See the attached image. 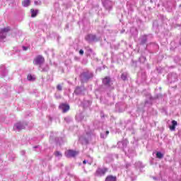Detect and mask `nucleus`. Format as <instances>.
Listing matches in <instances>:
<instances>
[{
    "label": "nucleus",
    "mask_w": 181,
    "mask_h": 181,
    "mask_svg": "<svg viewBox=\"0 0 181 181\" xmlns=\"http://www.w3.org/2000/svg\"><path fill=\"white\" fill-rule=\"evenodd\" d=\"M93 72L88 70H84L80 75V79L82 83H86V81H88L90 78L93 77Z\"/></svg>",
    "instance_id": "1"
},
{
    "label": "nucleus",
    "mask_w": 181,
    "mask_h": 181,
    "mask_svg": "<svg viewBox=\"0 0 181 181\" xmlns=\"http://www.w3.org/2000/svg\"><path fill=\"white\" fill-rule=\"evenodd\" d=\"M45 63V57H43L42 55H37L33 61V64L35 66H40L39 70L40 71H45V69L42 68V64Z\"/></svg>",
    "instance_id": "2"
},
{
    "label": "nucleus",
    "mask_w": 181,
    "mask_h": 181,
    "mask_svg": "<svg viewBox=\"0 0 181 181\" xmlns=\"http://www.w3.org/2000/svg\"><path fill=\"white\" fill-rule=\"evenodd\" d=\"M86 134L85 136H81L79 137V141L81 142V144H88V141H90V139L91 138V131L90 130H86Z\"/></svg>",
    "instance_id": "3"
},
{
    "label": "nucleus",
    "mask_w": 181,
    "mask_h": 181,
    "mask_svg": "<svg viewBox=\"0 0 181 181\" xmlns=\"http://www.w3.org/2000/svg\"><path fill=\"white\" fill-rule=\"evenodd\" d=\"M11 30V27H6L4 28L0 29V41L2 42L4 39L6 38V35L8 32Z\"/></svg>",
    "instance_id": "4"
},
{
    "label": "nucleus",
    "mask_w": 181,
    "mask_h": 181,
    "mask_svg": "<svg viewBox=\"0 0 181 181\" xmlns=\"http://www.w3.org/2000/svg\"><path fill=\"white\" fill-rule=\"evenodd\" d=\"M25 128H26V124L23 122H18L13 127L14 131H17L18 132L22 131V129H25Z\"/></svg>",
    "instance_id": "5"
},
{
    "label": "nucleus",
    "mask_w": 181,
    "mask_h": 181,
    "mask_svg": "<svg viewBox=\"0 0 181 181\" xmlns=\"http://www.w3.org/2000/svg\"><path fill=\"white\" fill-rule=\"evenodd\" d=\"M85 40L88 43H91L93 42H97V37L95 36V35L88 34L85 37Z\"/></svg>",
    "instance_id": "6"
},
{
    "label": "nucleus",
    "mask_w": 181,
    "mask_h": 181,
    "mask_svg": "<svg viewBox=\"0 0 181 181\" xmlns=\"http://www.w3.org/2000/svg\"><path fill=\"white\" fill-rule=\"evenodd\" d=\"M75 94L76 95H83L86 93V88L81 86V87H76V88L74 90Z\"/></svg>",
    "instance_id": "7"
},
{
    "label": "nucleus",
    "mask_w": 181,
    "mask_h": 181,
    "mask_svg": "<svg viewBox=\"0 0 181 181\" xmlns=\"http://www.w3.org/2000/svg\"><path fill=\"white\" fill-rule=\"evenodd\" d=\"M127 145H128V140L127 139L122 140V141H119L117 143V147L119 148V149H122V151H124V149L127 148Z\"/></svg>",
    "instance_id": "8"
},
{
    "label": "nucleus",
    "mask_w": 181,
    "mask_h": 181,
    "mask_svg": "<svg viewBox=\"0 0 181 181\" xmlns=\"http://www.w3.org/2000/svg\"><path fill=\"white\" fill-rule=\"evenodd\" d=\"M76 155H78V152L74 150H69L65 153L66 158H74Z\"/></svg>",
    "instance_id": "9"
},
{
    "label": "nucleus",
    "mask_w": 181,
    "mask_h": 181,
    "mask_svg": "<svg viewBox=\"0 0 181 181\" xmlns=\"http://www.w3.org/2000/svg\"><path fill=\"white\" fill-rule=\"evenodd\" d=\"M103 4L105 9H107L108 11L112 9V1L110 0H103Z\"/></svg>",
    "instance_id": "10"
},
{
    "label": "nucleus",
    "mask_w": 181,
    "mask_h": 181,
    "mask_svg": "<svg viewBox=\"0 0 181 181\" xmlns=\"http://www.w3.org/2000/svg\"><path fill=\"white\" fill-rule=\"evenodd\" d=\"M168 80L170 83H175V81H177V74L175 73H172L168 76Z\"/></svg>",
    "instance_id": "11"
},
{
    "label": "nucleus",
    "mask_w": 181,
    "mask_h": 181,
    "mask_svg": "<svg viewBox=\"0 0 181 181\" xmlns=\"http://www.w3.org/2000/svg\"><path fill=\"white\" fill-rule=\"evenodd\" d=\"M108 170L107 168H98L96 170V175L97 176H104L105 175V173Z\"/></svg>",
    "instance_id": "12"
},
{
    "label": "nucleus",
    "mask_w": 181,
    "mask_h": 181,
    "mask_svg": "<svg viewBox=\"0 0 181 181\" xmlns=\"http://www.w3.org/2000/svg\"><path fill=\"white\" fill-rule=\"evenodd\" d=\"M0 74L3 77H5L8 74V70H6L4 65L0 66Z\"/></svg>",
    "instance_id": "13"
},
{
    "label": "nucleus",
    "mask_w": 181,
    "mask_h": 181,
    "mask_svg": "<svg viewBox=\"0 0 181 181\" xmlns=\"http://www.w3.org/2000/svg\"><path fill=\"white\" fill-rule=\"evenodd\" d=\"M60 110H62V112H67L69 110H70V105L67 104H62L59 105Z\"/></svg>",
    "instance_id": "14"
},
{
    "label": "nucleus",
    "mask_w": 181,
    "mask_h": 181,
    "mask_svg": "<svg viewBox=\"0 0 181 181\" xmlns=\"http://www.w3.org/2000/svg\"><path fill=\"white\" fill-rule=\"evenodd\" d=\"M140 45H145L148 42V35H143L139 39Z\"/></svg>",
    "instance_id": "15"
},
{
    "label": "nucleus",
    "mask_w": 181,
    "mask_h": 181,
    "mask_svg": "<svg viewBox=\"0 0 181 181\" xmlns=\"http://www.w3.org/2000/svg\"><path fill=\"white\" fill-rule=\"evenodd\" d=\"M31 18H36L37 16V13H39V10L37 9H30Z\"/></svg>",
    "instance_id": "16"
},
{
    "label": "nucleus",
    "mask_w": 181,
    "mask_h": 181,
    "mask_svg": "<svg viewBox=\"0 0 181 181\" xmlns=\"http://www.w3.org/2000/svg\"><path fill=\"white\" fill-rule=\"evenodd\" d=\"M176 126H177V122L175 120H173L172 125L170 126V131H175L176 129Z\"/></svg>",
    "instance_id": "17"
},
{
    "label": "nucleus",
    "mask_w": 181,
    "mask_h": 181,
    "mask_svg": "<svg viewBox=\"0 0 181 181\" xmlns=\"http://www.w3.org/2000/svg\"><path fill=\"white\" fill-rule=\"evenodd\" d=\"M103 84H105V86H110V83H111V79L110 78V77H106L103 80Z\"/></svg>",
    "instance_id": "18"
},
{
    "label": "nucleus",
    "mask_w": 181,
    "mask_h": 181,
    "mask_svg": "<svg viewBox=\"0 0 181 181\" xmlns=\"http://www.w3.org/2000/svg\"><path fill=\"white\" fill-rule=\"evenodd\" d=\"M105 181H117V176H113V175H108Z\"/></svg>",
    "instance_id": "19"
},
{
    "label": "nucleus",
    "mask_w": 181,
    "mask_h": 181,
    "mask_svg": "<svg viewBox=\"0 0 181 181\" xmlns=\"http://www.w3.org/2000/svg\"><path fill=\"white\" fill-rule=\"evenodd\" d=\"M22 5L24 8H28L30 5V0H23L22 1Z\"/></svg>",
    "instance_id": "20"
},
{
    "label": "nucleus",
    "mask_w": 181,
    "mask_h": 181,
    "mask_svg": "<svg viewBox=\"0 0 181 181\" xmlns=\"http://www.w3.org/2000/svg\"><path fill=\"white\" fill-rule=\"evenodd\" d=\"M27 78L28 81H35L36 80V76L35 75L28 74Z\"/></svg>",
    "instance_id": "21"
},
{
    "label": "nucleus",
    "mask_w": 181,
    "mask_h": 181,
    "mask_svg": "<svg viewBox=\"0 0 181 181\" xmlns=\"http://www.w3.org/2000/svg\"><path fill=\"white\" fill-rule=\"evenodd\" d=\"M110 134L109 131H106L105 133H100V138L105 139L107 136H108V134Z\"/></svg>",
    "instance_id": "22"
},
{
    "label": "nucleus",
    "mask_w": 181,
    "mask_h": 181,
    "mask_svg": "<svg viewBox=\"0 0 181 181\" xmlns=\"http://www.w3.org/2000/svg\"><path fill=\"white\" fill-rule=\"evenodd\" d=\"M128 77V73L124 72L123 74H122L121 75V78L122 80H124V81H125V80H127V78Z\"/></svg>",
    "instance_id": "23"
},
{
    "label": "nucleus",
    "mask_w": 181,
    "mask_h": 181,
    "mask_svg": "<svg viewBox=\"0 0 181 181\" xmlns=\"http://www.w3.org/2000/svg\"><path fill=\"white\" fill-rule=\"evenodd\" d=\"M54 156H56V158H58V159H60V158H62V153L60 151H56L54 153Z\"/></svg>",
    "instance_id": "24"
},
{
    "label": "nucleus",
    "mask_w": 181,
    "mask_h": 181,
    "mask_svg": "<svg viewBox=\"0 0 181 181\" xmlns=\"http://www.w3.org/2000/svg\"><path fill=\"white\" fill-rule=\"evenodd\" d=\"M156 156L158 159H162L163 158V155L159 151L156 153Z\"/></svg>",
    "instance_id": "25"
},
{
    "label": "nucleus",
    "mask_w": 181,
    "mask_h": 181,
    "mask_svg": "<svg viewBox=\"0 0 181 181\" xmlns=\"http://www.w3.org/2000/svg\"><path fill=\"white\" fill-rule=\"evenodd\" d=\"M146 60V57H145L144 56H141V57H139L140 63L144 64V63H145Z\"/></svg>",
    "instance_id": "26"
},
{
    "label": "nucleus",
    "mask_w": 181,
    "mask_h": 181,
    "mask_svg": "<svg viewBox=\"0 0 181 181\" xmlns=\"http://www.w3.org/2000/svg\"><path fill=\"white\" fill-rule=\"evenodd\" d=\"M141 74L142 81H145V80H146V73L141 72Z\"/></svg>",
    "instance_id": "27"
},
{
    "label": "nucleus",
    "mask_w": 181,
    "mask_h": 181,
    "mask_svg": "<svg viewBox=\"0 0 181 181\" xmlns=\"http://www.w3.org/2000/svg\"><path fill=\"white\" fill-rule=\"evenodd\" d=\"M64 121L69 124V123L71 122V121H73V118H71L70 117H66L64 118Z\"/></svg>",
    "instance_id": "28"
},
{
    "label": "nucleus",
    "mask_w": 181,
    "mask_h": 181,
    "mask_svg": "<svg viewBox=\"0 0 181 181\" xmlns=\"http://www.w3.org/2000/svg\"><path fill=\"white\" fill-rule=\"evenodd\" d=\"M35 5H42V1L40 0H35L34 1Z\"/></svg>",
    "instance_id": "29"
},
{
    "label": "nucleus",
    "mask_w": 181,
    "mask_h": 181,
    "mask_svg": "<svg viewBox=\"0 0 181 181\" xmlns=\"http://www.w3.org/2000/svg\"><path fill=\"white\" fill-rule=\"evenodd\" d=\"M57 89L59 91H62V90H63V87L62 86V85H57Z\"/></svg>",
    "instance_id": "30"
},
{
    "label": "nucleus",
    "mask_w": 181,
    "mask_h": 181,
    "mask_svg": "<svg viewBox=\"0 0 181 181\" xmlns=\"http://www.w3.org/2000/svg\"><path fill=\"white\" fill-rule=\"evenodd\" d=\"M83 165H86V163H88L89 165H91L92 162L91 161L88 162V160H84L83 161Z\"/></svg>",
    "instance_id": "31"
},
{
    "label": "nucleus",
    "mask_w": 181,
    "mask_h": 181,
    "mask_svg": "<svg viewBox=\"0 0 181 181\" xmlns=\"http://www.w3.org/2000/svg\"><path fill=\"white\" fill-rule=\"evenodd\" d=\"M79 54H81V56H83V54H84V50L80 49L79 50Z\"/></svg>",
    "instance_id": "32"
},
{
    "label": "nucleus",
    "mask_w": 181,
    "mask_h": 181,
    "mask_svg": "<svg viewBox=\"0 0 181 181\" xmlns=\"http://www.w3.org/2000/svg\"><path fill=\"white\" fill-rule=\"evenodd\" d=\"M87 103L86 107H90V105H91V101L87 100Z\"/></svg>",
    "instance_id": "33"
},
{
    "label": "nucleus",
    "mask_w": 181,
    "mask_h": 181,
    "mask_svg": "<svg viewBox=\"0 0 181 181\" xmlns=\"http://www.w3.org/2000/svg\"><path fill=\"white\" fill-rule=\"evenodd\" d=\"M23 50H24V52H26V50H28V47L26 46H23Z\"/></svg>",
    "instance_id": "34"
},
{
    "label": "nucleus",
    "mask_w": 181,
    "mask_h": 181,
    "mask_svg": "<svg viewBox=\"0 0 181 181\" xmlns=\"http://www.w3.org/2000/svg\"><path fill=\"white\" fill-rule=\"evenodd\" d=\"M136 165V166H138V165H140L139 168L142 167V163H141V162H138Z\"/></svg>",
    "instance_id": "35"
},
{
    "label": "nucleus",
    "mask_w": 181,
    "mask_h": 181,
    "mask_svg": "<svg viewBox=\"0 0 181 181\" xmlns=\"http://www.w3.org/2000/svg\"><path fill=\"white\" fill-rule=\"evenodd\" d=\"M55 97H56V98H57V99L62 98V96H61L60 95H55Z\"/></svg>",
    "instance_id": "36"
},
{
    "label": "nucleus",
    "mask_w": 181,
    "mask_h": 181,
    "mask_svg": "<svg viewBox=\"0 0 181 181\" xmlns=\"http://www.w3.org/2000/svg\"><path fill=\"white\" fill-rule=\"evenodd\" d=\"M36 148L40 149V147L39 146H34V149H36Z\"/></svg>",
    "instance_id": "37"
},
{
    "label": "nucleus",
    "mask_w": 181,
    "mask_h": 181,
    "mask_svg": "<svg viewBox=\"0 0 181 181\" xmlns=\"http://www.w3.org/2000/svg\"><path fill=\"white\" fill-rule=\"evenodd\" d=\"M132 66H135V67H136V62H133Z\"/></svg>",
    "instance_id": "38"
},
{
    "label": "nucleus",
    "mask_w": 181,
    "mask_h": 181,
    "mask_svg": "<svg viewBox=\"0 0 181 181\" xmlns=\"http://www.w3.org/2000/svg\"><path fill=\"white\" fill-rule=\"evenodd\" d=\"M22 155H25V151H21Z\"/></svg>",
    "instance_id": "39"
},
{
    "label": "nucleus",
    "mask_w": 181,
    "mask_h": 181,
    "mask_svg": "<svg viewBox=\"0 0 181 181\" xmlns=\"http://www.w3.org/2000/svg\"><path fill=\"white\" fill-rule=\"evenodd\" d=\"M75 60H78V57H75Z\"/></svg>",
    "instance_id": "40"
},
{
    "label": "nucleus",
    "mask_w": 181,
    "mask_h": 181,
    "mask_svg": "<svg viewBox=\"0 0 181 181\" xmlns=\"http://www.w3.org/2000/svg\"><path fill=\"white\" fill-rule=\"evenodd\" d=\"M125 32V30L121 31V33H124Z\"/></svg>",
    "instance_id": "41"
},
{
    "label": "nucleus",
    "mask_w": 181,
    "mask_h": 181,
    "mask_svg": "<svg viewBox=\"0 0 181 181\" xmlns=\"http://www.w3.org/2000/svg\"><path fill=\"white\" fill-rule=\"evenodd\" d=\"M89 52H93V49H89Z\"/></svg>",
    "instance_id": "42"
},
{
    "label": "nucleus",
    "mask_w": 181,
    "mask_h": 181,
    "mask_svg": "<svg viewBox=\"0 0 181 181\" xmlns=\"http://www.w3.org/2000/svg\"><path fill=\"white\" fill-rule=\"evenodd\" d=\"M49 121H52V117H49Z\"/></svg>",
    "instance_id": "43"
},
{
    "label": "nucleus",
    "mask_w": 181,
    "mask_h": 181,
    "mask_svg": "<svg viewBox=\"0 0 181 181\" xmlns=\"http://www.w3.org/2000/svg\"><path fill=\"white\" fill-rule=\"evenodd\" d=\"M148 104V102L147 101H146L145 102V105H146Z\"/></svg>",
    "instance_id": "44"
},
{
    "label": "nucleus",
    "mask_w": 181,
    "mask_h": 181,
    "mask_svg": "<svg viewBox=\"0 0 181 181\" xmlns=\"http://www.w3.org/2000/svg\"><path fill=\"white\" fill-rule=\"evenodd\" d=\"M49 81H53V79L51 78V79H49Z\"/></svg>",
    "instance_id": "45"
},
{
    "label": "nucleus",
    "mask_w": 181,
    "mask_h": 181,
    "mask_svg": "<svg viewBox=\"0 0 181 181\" xmlns=\"http://www.w3.org/2000/svg\"><path fill=\"white\" fill-rule=\"evenodd\" d=\"M127 168H128V165H127Z\"/></svg>",
    "instance_id": "46"
}]
</instances>
